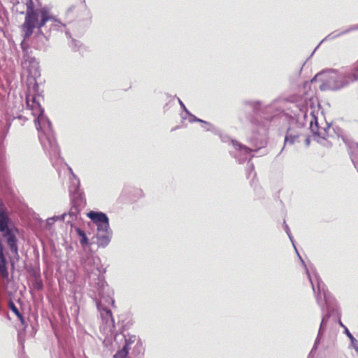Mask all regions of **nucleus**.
Wrapping results in <instances>:
<instances>
[{
  "label": "nucleus",
  "mask_w": 358,
  "mask_h": 358,
  "mask_svg": "<svg viewBox=\"0 0 358 358\" xmlns=\"http://www.w3.org/2000/svg\"><path fill=\"white\" fill-rule=\"evenodd\" d=\"M271 105L266 107L262 106L260 101L247 100L243 101V106L241 111L240 119H245L251 124L252 129L255 135L249 140L251 147L243 145L236 140L231 141V145L234 148V151H229L231 157L236 159L239 164H243L248 159H251L255 157L252 152L259 153L260 156L266 153L264 149L265 142L262 137L265 136L268 131L270 122L274 115H266V113L270 111Z\"/></svg>",
  "instance_id": "nucleus-1"
},
{
  "label": "nucleus",
  "mask_w": 358,
  "mask_h": 358,
  "mask_svg": "<svg viewBox=\"0 0 358 358\" xmlns=\"http://www.w3.org/2000/svg\"><path fill=\"white\" fill-rule=\"evenodd\" d=\"M315 279L317 281V289L314 286V282L312 278L309 276V281L315 294L317 303L320 306L322 312V315L317 335L313 344V350L318 348V346L327 330V324L330 317L334 315L340 316L336 299L328 291L325 284L320 276L315 275Z\"/></svg>",
  "instance_id": "nucleus-2"
},
{
  "label": "nucleus",
  "mask_w": 358,
  "mask_h": 358,
  "mask_svg": "<svg viewBox=\"0 0 358 358\" xmlns=\"http://www.w3.org/2000/svg\"><path fill=\"white\" fill-rule=\"evenodd\" d=\"M25 5L27 10L24 21L20 26L24 41L31 38L35 29H37L35 34L36 39L48 37L43 33L42 28L48 22L54 19L50 8L47 6H42L39 2L36 5L33 0H27Z\"/></svg>",
  "instance_id": "nucleus-3"
},
{
  "label": "nucleus",
  "mask_w": 358,
  "mask_h": 358,
  "mask_svg": "<svg viewBox=\"0 0 358 358\" xmlns=\"http://www.w3.org/2000/svg\"><path fill=\"white\" fill-rule=\"evenodd\" d=\"M33 104L36 108L34 113L37 117L34 120L36 127L38 132V139L44 151L48 153L52 159H58L60 157V150L57 143L52 123L49 118L45 115V110L36 98H33Z\"/></svg>",
  "instance_id": "nucleus-4"
},
{
  "label": "nucleus",
  "mask_w": 358,
  "mask_h": 358,
  "mask_svg": "<svg viewBox=\"0 0 358 358\" xmlns=\"http://www.w3.org/2000/svg\"><path fill=\"white\" fill-rule=\"evenodd\" d=\"M314 80L322 82L320 85L322 91H338L353 83L348 72L334 69L322 70L317 73L311 81Z\"/></svg>",
  "instance_id": "nucleus-5"
},
{
  "label": "nucleus",
  "mask_w": 358,
  "mask_h": 358,
  "mask_svg": "<svg viewBox=\"0 0 358 358\" xmlns=\"http://www.w3.org/2000/svg\"><path fill=\"white\" fill-rule=\"evenodd\" d=\"M0 232L6 239L10 251L19 257L17 238L16 237L18 229L10 218L8 210L1 199H0Z\"/></svg>",
  "instance_id": "nucleus-6"
},
{
  "label": "nucleus",
  "mask_w": 358,
  "mask_h": 358,
  "mask_svg": "<svg viewBox=\"0 0 358 358\" xmlns=\"http://www.w3.org/2000/svg\"><path fill=\"white\" fill-rule=\"evenodd\" d=\"M72 174V179L69 187V192L71 196V208L69 210L67 215L71 218L66 221L68 224H71L73 220H77L81 209L85 206V200L84 193L80 189V183L79 178L73 173L71 167H69Z\"/></svg>",
  "instance_id": "nucleus-7"
},
{
  "label": "nucleus",
  "mask_w": 358,
  "mask_h": 358,
  "mask_svg": "<svg viewBox=\"0 0 358 358\" xmlns=\"http://www.w3.org/2000/svg\"><path fill=\"white\" fill-rule=\"evenodd\" d=\"M66 16L73 28H76L77 24L79 26V33H83L91 23L92 14L85 3V0H80L79 3L69 7Z\"/></svg>",
  "instance_id": "nucleus-8"
},
{
  "label": "nucleus",
  "mask_w": 358,
  "mask_h": 358,
  "mask_svg": "<svg viewBox=\"0 0 358 358\" xmlns=\"http://www.w3.org/2000/svg\"><path fill=\"white\" fill-rule=\"evenodd\" d=\"M92 279H89L90 285L93 287L100 297L109 296L108 293V285L103 275H101L100 268H96L92 273Z\"/></svg>",
  "instance_id": "nucleus-9"
},
{
  "label": "nucleus",
  "mask_w": 358,
  "mask_h": 358,
  "mask_svg": "<svg viewBox=\"0 0 358 358\" xmlns=\"http://www.w3.org/2000/svg\"><path fill=\"white\" fill-rule=\"evenodd\" d=\"M311 120L310 121L309 129L315 138L317 142L324 140L325 136L328 134L331 123L326 122L325 127H320L318 124L317 117L315 116V112H310Z\"/></svg>",
  "instance_id": "nucleus-10"
},
{
  "label": "nucleus",
  "mask_w": 358,
  "mask_h": 358,
  "mask_svg": "<svg viewBox=\"0 0 358 358\" xmlns=\"http://www.w3.org/2000/svg\"><path fill=\"white\" fill-rule=\"evenodd\" d=\"M87 216L96 226V231L106 230L110 227L109 218L106 213L101 211L90 210Z\"/></svg>",
  "instance_id": "nucleus-11"
},
{
  "label": "nucleus",
  "mask_w": 358,
  "mask_h": 358,
  "mask_svg": "<svg viewBox=\"0 0 358 358\" xmlns=\"http://www.w3.org/2000/svg\"><path fill=\"white\" fill-rule=\"evenodd\" d=\"M15 120H22L24 122L27 120V118L21 115L13 117L10 115H6L4 120L0 121V144L3 143L11 127L12 122Z\"/></svg>",
  "instance_id": "nucleus-12"
},
{
  "label": "nucleus",
  "mask_w": 358,
  "mask_h": 358,
  "mask_svg": "<svg viewBox=\"0 0 358 358\" xmlns=\"http://www.w3.org/2000/svg\"><path fill=\"white\" fill-rule=\"evenodd\" d=\"M119 336L122 337L124 340V345L122 348L123 349H126L128 352H129L130 350H132V345H134V346H140L143 344L141 338L138 336L134 334H131L129 333L127 334H116L115 340H117Z\"/></svg>",
  "instance_id": "nucleus-13"
},
{
  "label": "nucleus",
  "mask_w": 358,
  "mask_h": 358,
  "mask_svg": "<svg viewBox=\"0 0 358 358\" xmlns=\"http://www.w3.org/2000/svg\"><path fill=\"white\" fill-rule=\"evenodd\" d=\"M22 66L27 68L29 75L36 76L40 75L39 63L34 57L27 55L22 59Z\"/></svg>",
  "instance_id": "nucleus-14"
},
{
  "label": "nucleus",
  "mask_w": 358,
  "mask_h": 358,
  "mask_svg": "<svg viewBox=\"0 0 358 358\" xmlns=\"http://www.w3.org/2000/svg\"><path fill=\"white\" fill-rule=\"evenodd\" d=\"M113 238V231L110 228L103 231H96V238L98 248H106Z\"/></svg>",
  "instance_id": "nucleus-15"
},
{
  "label": "nucleus",
  "mask_w": 358,
  "mask_h": 358,
  "mask_svg": "<svg viewBox=\"0 0 358 358\" xmlns=\"http://www.w3.org/2000/svg\"><path fill=\"white\" fill-rule=\"evenodd\" d=\"M99 262L100 259L97 257H87L83 267L88 279H92V277H93L92 273L95 270L96 268H99Z\"/></svg>",
  "instance_id": "nucleus-16"
},
{
  "label": "nucleus",
  "mask_w": 358,
  "mask_h": 358,
  "mask_svg": "<svg viewBox=\"0 0 358 358\" xmlns=\"http://www.w3.org/2000/svg\"><path fill=\"white\" fill-rule=\"evenodd\" d=\"M358 30V24H354L350 26L349 28L341 31L337 32L336 31H333L328 34L325 38H324L320 43L317 45V47L314 49L313 51L311 56L315 53V52L317 50V49L319 48V46L321 45L322 43L326 41H331L334 40L338 37H340L344 34H347L351 31Z\"/></svg>",
  "instance_id": "nucleus-17"
},
{
  "label": "nucleus",
  "mask_w": 358,
  "mask_h": 358,
  "mask_svg": "<svg viewBox=\"0 0 358 358\" xmlns=\"http://www.w3.org/2000/svg\"><path fill=\"white\" fill-rule=\"evenodd\" d=\"M0 275L1 277L8 280L9 278L8 262L4 254V247L0 241Z\"/></svg>",
  "instance_id": "nucleus-18"
},
{
  "label": "nucleus",
  "mask_w": 358,
  "mask_h": 358,
  "mask_svg": "<svg viewBox=\"0 0 358 358\" xmlns=\"http://www.w3.org/2000/svg\"><path fill=\"white\" fill-rule=\"evenodd\" d=\"M124 192L131 202L137 201L143 196V190L135 187H127L124 189Z\"/></svg>",
  "instance_id": "nucleus-19"
},
{
  "label": "nucleus",
  "mask_w": 358,
  "mask_h": 358,
  "mask_svg": "<svg viewBox=\"0 0 358 358\" xmlns=\"http://www.w3.org/2000/svg\"><path fill=\"white\" fill-rule=\"evenodd\" d=\"M96 307L98 310L101 313V316L103 320H108V319L111 321L113 323V325L114 326L115 324V320L113 318L112 311L107 307H105L103 306L101 303H96Z\"/></svg>",
  "instance_id": "nucleus-20"
},
{
  "label": "nucleus",
  "mask_w": 358,
  "mask_h": 358,
  "mask_svg": "<svg viewBox=\"0 0 358 358\" xmlns=\"http://www.w3.org/2000/svg\"><path fill=\"white\" fill-rule=\"evenodd\" d=\"M75 230L77 233V235L79 236V238H80L79 242H80V244L81 245V246L83 248L90 247L91 245V243H90V239L88 238L85 231L78 227H76Z\"/></svg>",
  "instance_id": "nucleus-21"
},
{
  "label": "nucleus",
  "mask_w": 358,
  "mask_h": 358,
  "mask_svg": "<svg viewBox=\"0 0 358 358\" xmlns=\"http://www.w3.org/2000/svg\"><path fill=\"white\" fill-rule=\"evenodd\" d=\"M8 307L10 310L17 316L18 320L20 321L21 324L24 327V329L27 327V322L24 315L20 313L17 307L15 306L13 301H10L8 303Z\"/></svg>",
  "instance_id": "nucleus-22"
},
{
  "label": "nucleus",
  "mask_w": 358,
  "mask_h": 358,
  "mask_svg": "<svg viewBox=\"0 0 358 358\" xmlns=\"http://www.w3.org/2000/svg\"><path fill=\"white\" fill-rule=\"evenodd\" d=\"M299 137V134L296 131H292L291 128H288L287 130L286 135L285 136L284 147L286 144L293 145L295 143L296 139ZM284 148L281 150V152Z\"/></svg>",
  "instance_id": "nucleus-23"
},
{
  "label": "nucleus",
  "mask_w": 358,
  "mask_h": 358,
  "mask_svg": "<svg viewBox=\"0 0 358 358\" xmlns=\"http://www.w3.org/2000/svg\"><path fill=\"white\" fill-rule=\"evenodd\" d=\"M48 42H49L48 37H42L41 38L36 39L34 48L36 50L45 52L48 50V48L49 47Z\"/></svg>",
  "instance_id": "nucleus-24"
},
{
  "label": "nucleus",
  "mask_w": 358,
  "mask_h": 358,
  "mask_svg": "<svg viewBox=\"0 0 358 358\" xmlns=\"http://www.w3.org/2000/svg\"><path fill=\"white\" fill-rule=\"evenodd\" d=\"M344 333L350 341V346L353 348L356 352L358 354L357 340L354 337V336L350 333V331L346 327H344Z\"/></svg>",
  "instance_id": "nucleus-25"
},
{
  "label": "nucleus",
  "mask_w": 358,
  "mask_h": 358,
  "mask_svg": "<svg viewBox=\"0 0 358 358\" xmlns=\"http://www.w3.org/2000/svg\"><path fill=\"white\" fill-rule=\"evenodd\" d=\"M50 21H53V23L51 24L49 29L50 32L52 31H62V28L64 27V24L60 21L57 20L55 17L54 19H52Z\"/></svg>",
  "instance_id": "nucleus-26"
},
{
  "label": "nucleus",
  "mask_w": 358,
  "mask_h": 358,
  "mask_svg": "<svg viewBox=\"0 0 358 358\" xmlns=\"http://www.w3.org/2000/svg\"><path fill=\"white\" fill-rule=\"evenodd\" d=\"M293 247H294V250H295V252H296V253L297 256L299 257V259L301 260V262L302 264L303 265V266H304V267H305V268H306V274H307V275H308V278H309V275H310V277L312 278V280H313V282H314V286L315 287V284L317 285V281H316V280L315 279V275H318V276H319V275H318L317 273H315L313 277H312V276L310 275V272H309L308 269V268H307V267H306V264H305V262L303 260L302 257H301V255H299V252H298V250H297V249H296V246L294 245V246H293Z\"/></svg>",
  "instance_id": "nucleus-27"
},
{
  "label": "nucleus",
  "mask_w": 358,
  "mask_h": 358,
  "mask_svg": "<svg viewBox=\"0 0 358 358\" xmlns=\"http://www.w3.org/2000/svg\"><path fill=\"white\" fill-rule=\"evenodd\" d=\"M32 288L36 291H41L44 288L43 280L40 277H36L32 282Z\"/></svg>",
  "instance_id": "nucleus-28"
},
{
  "label": "nucleus",
  "mask_w": 358,
  "mask_h": 358,
  "mask_svg": "<svg viewBox=\"0 0 358 358\" xmlns=\"http://www.w3.org/2000/svg\"><path fill=\"white\" fill-rule=\"evenodd\" d=\"M203 124L208 126V127L206 128L207 131H210L214 135H216V136L221 135L222 131H220V129H218L215 125H213V124H211L210 122L206 121Z\"/></svg>",
  "instance_id": "nucleus-29"
},
{
  "label": "nucleus",
  "mask_w": 358,
  "mask_h": 358,
  "mask_svg": "<svg viewBox=\"0 0 358 358\" xmlns=\"http://www.w3.org/2000/svg\"><path fill=\"white\" fill-rule=\"evenodd\" d=\"M129 352L122 348L115 352L113 358H129Z\"/></svg>",
  "instance_id": "nucleus-30"
},
{
  "label": "nucleus",
  "mask_w": 358,
  "mask_h": 358,
  "mask_svg": "<svg viewBox=\"0 0 358 358\" xmlns=\"http://www.w3.org/2000/svg\"><path fill=\"white\" fill-rule=\"evenodd\" d=\"M69 45L73 51L76 52L79 50L81 43L79 41L71 38V41L69 43Z\"/></svg>",
  "instance_id": "nucleus-31"
},
{
  "label": "nucleus",
  "mask_w": 358,
  "mask_h": 358,
  "mask_svg": "<svg viewBox=\"0 0 358 358\" xmlns=\"http://www.w3.org/2000/svg\"><path fill=\"white\" fill-rule=\"evenodd\" d=\"M187 115L189 117V121L191 123H192V122H200V123H202L203 124L204 122H206V120H201V119L197 117L196 116L193 115L191 112H189V113L187 114Z\"/></svg>",
  "instance_id": "nucleus-32"
},
{
  "label": "nucleus",
  "mask_w": 358,
  "mask_h": 358,
  "mask_svg": "<svg viewBox=\"0 0 358 358\" xmlns=\"http://www.w3.org/2000/svg\"><path fill=\"white\" fill-rule=\"evenodd\" d=\"M20 48L22 50V53H23V56H22V59L26 57V56L27 55H29V45L27 44H26V43L22 41L20 43Z\"/></svg>",
  "instance_id": "nucleus-33"
},
{
  "label": "nucleus",
  "mask_w": 358,
  "mask_h": 358,
  "mask_svg": "<svg viewBox=\"0 0 358 358\" xmlns=\"http://www.w3.org/2000/svg\"><path fill=\"white\" fill-rule=\"evenodd\" d=\"M283 224H284V229H285V231L286 234H287V236H288V237H289V238L290 241L292 242V245H293V246H294V238H293V236H292V233H291V231H290V229H289V226L287 224V223L285 222V221H284Z\"/></svg>",
  "instance_id": "nucleus-34"
},
{
  "label": "nucleus",
  "mask_w": 358,
  "mask_h": 358,
  "mask_svg": "<svg viewBox=\"0 0 358 358\" xmlns=\"http://www.w3.org/2000/svg\"><path fill=\"white\" fill-rule=\"evenodd\" d=\"M218 136L220 137V141H221L222 143H230V144L231 145V141H232L233 139H231V138L229 137V135L225 134H222V133L221 132V135H219Z\"/></svg>",
  "instance_id": "nucleus-35"
},
{
  "label": "nucleus",
  "mask_w": 358,
  "mask_h": 358,
  "mask_svg": "<svg viewBox=\"0 0 358 358\" xmlns=\"http://www.w3.org/2000/svg\"><path fill=\"white\" fill-rule=\"evenodd\" d=\"M353 82L358 80V64L355 67L352 73H348Z\"/></svg>",
  "instance_id": "nucleus-36"
},
{
  "label": "nucleus",
  "mask_w": 358,
  "mask_h": 358,
  "mask_svg": "<svg viewBox=\"0 0 358 358\" xmlns=\"http://www.w3.org/2000/svg\"><path fill=\"white\" fill-rule=\"evenodd\" d=\"M17 341H18V343H19V345L22 347V349H24V334H22V332H19L18 334H17Z\"/></svg>",
  "instance_id": "nucleus-37"
},
{
  "label": "nucleus",
  "mask_w": 358,
  "mask_h": 358,
  "mask_svg": "<svg viewBox=\"0 0 358 358\" xmlns=\"http://www.w3.org/2000/svg\"><path fill=\"white\" fill-rule=\"evenodd\" d=\"M55 222V220L53 217L48 218L45 222L46 229H49Z\"/></svg>",
  "instance_id": "nucleus-38"
},
{
  "label": "nucleus",
  "mask_w": 358,
  "mask_h": 358,
  "mask_svg": "<svg viewBox=\"0 0 358 358\" xmlns=\"http://www.w3.org/2000/svg\"><path fill=\"white\" fill-rule=\"evenodd\" d=\"M19 6H20V3H19V1H17V3L14 5L13 8H15L16 11L18 12L20 15L25 14L26 11L25 12L24 11V6L22 5V9H21V8H18Z\"/></svg>",
  "instance_id": "nucleus-39"
},
{
  "label": "nucleus",
  "mask_w": 358,
  "mask_h": 358,
  "mask_svg": "<svg viewBox=\"0 0 358 358\" xmlns=\"http://www.w3.org/2000/svg\"><path fill=\"white\" fill-rule=\"evenodd\" d=\"M178 99V103H179V105L180 106V108H182V110L187 115L189 113V110L186 108L185 105L184 104V103L180 99V98H177Z\"/></svg>",
  "instance_id": "nucleus-40"
},
{
  "label": "nucleus",
  "mask_w": 358,
  "mask_h": 358,
  "mask_svg": "<svg viewBox=\"0 0 358 358\" xmlns=\"http://www.w3.org/2000/svg\"><path fill=\"white\" fill-rule=\"evenodd\" d=\"M251 159H248V176H250V173L252 171H253L255 170V166H254V164L250 162Z\"/></svg>",
  "instance_id": "nucleus-41"
},
{
  "label": "nucleus",
  "mask_w": 358,
  "mask_h": 358,
  "mask_svg": "<svg viewBox=\"0 0 358 358\" xmlns=\"http://www.w3.org/2000/svg\"><path fill=\"white\" fill-rule=\"evenodd\" d=\"M67 216V213H64L63 214L60 215H55L53 216V217L55 218V222L57 220H62V221H64V219L65 217Z\"/></svg>",
  "instance_id": "nucleus-42"
},
{
  "label": "nucleus",
  "mask_w": 358,
  "mask_h": 358,
  "mask_svg": "<svg viewBox=\"0 0 358 358\" xmlns=\"http://www.w3.org/2000/svg\"><path fill=\"white\" fill-rule=\"evenodd\" d=\"M300 111L303 114L304 118H306L307 117V113H308V108L306 106H302L301 108H300Z\"/></svg>",
  "instance_id": "nucleus-43"
},
{
  "label": "nucleus",
  "mask_w": 358,
  "mask_h": 358,
  "mask_svg": "<svg viewBox=\"0 0 358 358\" xmlns=\"http://www.w3.org/2000/svg\"><path fill=\"white\" fill-rule=\"evenodd\" d=\"M317 350V349H315V350H313V347L310 353L308 354V356L307 358H314L313 355L316 352Z\"/></svg>",
  "instance_id": "nucleus-44"
},
{
  "label": "nucleus",
  "mask_w": 358,
  "mask_h": 358,
  "mask_svg": "<svg viewBox=\"0 0 358 358\" xmlns=\"http://www.w3.org/2000/svg\"><path fill=\"white\" fill-rule=\"evenodd\" d=\"M169 108V104L168 103H166L164 107H163V109H164V111L165 112L166 110H168Z\"/></svg>",
  "instance_id": "nucleus-45"
},
{
  "label": "nucleus",
  "mask_w": 358,
  "mask_h": 358,
  "mask_svg": "<svg viewBox=\"0 0 358 358\" xmlns=\"http://www.w3.org/2000/svg\"><path fill=\"white\" fill-rule=\"evenodd\" d=\"M305 143L306 145H308L310 144V139L309 138H306L305 140Z\"/></svg>",
  "instance_id": "nucleus-46"
},
{
  "label": "nucleus",
  "mask_w": 358,
  "mask_h": 358,
  "mask_svg": "<svg viewBox=\"0 0 358 358\" xmlns=\"http://www.w3.org/2000/svg\"><path fill=\"white\" fill-rule=\"evenodd\" d=\"M338 324H339V325H340L341 327H343V328H344V327H345V326L342 323V322L341 321V320H340V319H339V321H338Z\"/></svg>",
  "instance_id": "nucleus-47"
},
{
  "label": "nucleus",
  "mask_w": 358,
  "mask_h": 358,
  "mask_svg": "<svg viewBox=\"0 0 358 358\" xmlns=\"http://www.w3.org/2000/svg\"><path fill=\"white\" fill-rule=\"evenodd\" d=\"M66 35L71 38V34L69 31H66Z\"/></svg>",
  "instance_id": "nucleus-48"
},
{
  "label": "nucleus",
  "mask_w": 358,
  "mask_h": 358,
  "mask_svg": "<svg viewBox=\"0 0 358 358\" xmlns=\"http://www.w3.org/2000/svg\"><path fill=\"white\" fill-rule=\"evenodd\" d=\"M202 127L206 130V128L208 127V126H207V125L203 124V125H202Z\"/></svg>",
  "instance_id": "nucleus-49"
},
{
  "label": "nucleus",
  "mask_w": 358,
  "mask_h": 358,
  "mask_svg": "<svg viewBox=\"0 0 358 358\" xmlns=\"http://www.w3.org/2000/svg\"><path fill=\"white\" fill-rule=\"evenodd\" d=\"M178 128V127H176L173 128V129H171V131H175V130H176Z\"/></svg>",
  "instance_id": "nucleus-50"
},
{
  "label": "nucleus",
  "mask_w": 358,
  "mask_h": 358,
  "mask_svg": "<svg viewBox=\"0 0 358 358\" xmlns=\"http://www.w3.org/2000/svg\"><path fill=\"white\" fill-rule=\"evenodd\" d=\"M111 301H112V305H114L115 301L113 299H111Z\"/></svg>",
  "instance_id": "nucleus-51"
}]
</instances>
